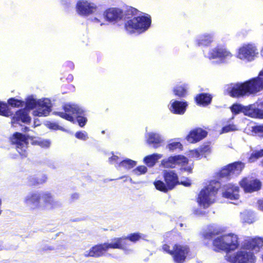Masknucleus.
I'll use <instances>...</instances> for the list:
<instances>
[{"mask_svg": "<svg viewBox=\"0 0 263 263\" xmlns=\"http://www.w3.org/2000/svg\"><path fill=\"white\" fill-rule=\"evenodd\" d=\"M75 136L77 138L84 141L88 139L87 133L85 131L78 132L76 133Z\"/></svg>", "mask_w": 263, "mask_h": 263, "instance_id": "nucleus-43", "label": "nucleus"}, {"mask_svg": "<svg viewBox=\"0 0 263 263\" xmlns=\"http://www.w3.org/2000/svg\"><path fill=\"white\" fill-rule=\"evenodd\" d=\"M47 126L49 128L51 129L64 130L63 127L60 126L58 124H57L55 123L49 122L47 124Z\"/></svg>", "mask_w": 263, "mask_h": 263, "instance_id": "nucleus-46", "label": "nucleus"}, {"mask_svg": "<svg viewBox=\"0 0 263 263\" xmlns=\"http://www.w3.org/2000/svg\"><path fill=\"white\" fill-rule=\"evenodd\" d=\"M263 156V149L260 151H255L253 152L249 158V162H253L257 159Z\"/></svg>", "mask_w": 263, "mask_h": 263, "instance_id": "nucleus-36", "label": "nucleus"}, {"mask_svg": "<svg viewBox=\"0 0 263 263\" xmlns=\"http://www.w3.org/2000/svg\"><path fill=\"white\" fill-rule=\"evenodd\" d=\"M262 260H263V254L262 255Z\"/></svg>", "mask_w": 263, "mask_h": 263, "instance_id": "nucleus-61", "label": "nucleus"}, {"mask_svg": "<svg viewBox=\"0 0 263 263\" xmlns=\"http://www.w3.org/2000/svg\"><path fill=\"white\" fill-rule=\"evenodd\" d=\"M181 184H183V185H184L185 186H187L190 185L191 183L189 181H184V182L181 181Z\"/></svg>", "mask_w": 263, "mask_h": 263, "instance_id": "nucleus-52", "label": "nucleus"}, {"mask_svg": "<svg viewBox=\"0 0 263 263\" xmlns=\"http://www.w3.org/2000/svg\"><path fill=\"white\" fill-rule=\"evenodd\" d=\"M240 185L245 192L252 193L261 188V183L257 179L245 178L240 182Z\"/></svg>", "mask_w": 263, "mask_h": 263, "instance_id": "nucleus-19", "label": "nucleus"}, {"mask_svg": "<svg viewBox=\"0 0 263 263\" xmlns=\"http://www.w3.org/2000/svg\"><path fill=\"white\" fill-rule=\"evenodd\" d=\"M181 170H184V171H186V172L190 173V172H191L192 169L191 167H184V168H181Z\"/></svg>", "mask_w": 263, "mask_h": 263, "instance_id": "nucleus-54", "label": "nucleus"}, {"mask_svg": "<svg viewBox=\"0 0 263 263\" xmlns=\"http://www.w3.org/2000/svg\"><path fill=\"white\" fill-rule=\"evenodd\" d=\"M220 186L219 182L212 181L209 185L203 189L199 193L197 202L203 209H206L213 204L216 198V195Z\"/></svg>", "mask_w": 263, "mask_h": 263, "instance_id": "nucleus-5", "label": "nucleus"}, {"mask_svg": "<svg viewBox=\"0 0 263 263\" xmlns=\"http://www.w3.org/2000/svg\"><path fill=\"white\" fill-rule=\"evenodd\" d=\"M189 155L191 157L197 159H200L201 155L199 149L192 150L190 152Z\"/></svg>", "mask_w": 263, "mask_h": 263, "instance_id": "nucleus-47", "label": "nucleus"}, {"mask_svg": "<svg viewBox=\"0 0 263 263\" xmlns=\"http://www.w3.org/2000/svg\"><path fill=\"white\" fill-rule=\"evenodd\" d=\"M245 167L241 162H235L225 166L219 172L221 177H228L231 175H238Z\"/></svg>", "mask_w": 263, "mask_h": 263, "instance_id": "nucleus-18", "label": "nucleus"}, {"mask_svg": "<svg viewBox=\"0 0 263 263\" xmlns=\"http://www.w3.org/2000/svg\"><path fill=\"white\" fill-rule=\"evenodd\" d=\"M123 11L118 8H110L103 13V16L106 21L111 23H116L123 17Z\"/></svg>", "mask_w": 263, "mask_h": 263, "instance_id": "nucleus-21", "label": "nucleus"}, {"mask_svg": "<svg viewBox=\"0 0 263 263\" xmlns=\"http://www.w3.org/2000/svg\"><path fill=\"white\" fill-rule=\"evenodd\" d=\"M72 78V76H71V75H69V79H71Z\"/></svg>", "mask_w": 263, "mask_h": 263, "instance_id": "nucleus-57", "label": "nucleus"}, {"mask_svg": "<svg viewBox=\"0 0 263 263\" xmlns=\"http://www.w3.org/2000/svg\"><path fill=\"white\" fill-rule=\"evenodd\" d=\"M263 246V238L255 237L246 239L241 244L244 250L238 251L235 254H227L226 259L231 263H255L256 258L253 253L247 250L258 251Z\"/></svg>", "mask_w": 263, "mask_h": 263, "instance_id": "nucleus-2", "label": "nucleus"}, {"mask_svg": "<svg viewBox=\"0 0 263 263\" xmlns=\"http://www.w3.org/2000/svg\"><path fill=\"white\" fill-rule=\"evenodd\" d=\"M2 199H0V215H1L2 212Z\"/></svg>", "mask_w": 263, "mask_h": 263, "instance_id": "nucleus-55", "label": "nucleus"}, {"mask_svg": "<svg viewBox=\"0 0 263 263\" xmlns=\"http://www.w3.org/2000/svg\"><path fill=\"white\" fill-rule=\"evenodd\" d=\"M25 104V109H20L16 112L12 120V123L19 121L25 123H29L31 118L29 116L28 111L33 108H35L33 111L34 116H47L51 111L50 100L47 98L36 99L33 96H31L26 99Z\"/></svg>", "mask_w": 263, "mask_h": 263, "instance_id": "nucleus-1", "label": "nucleus"}, {"mask_svg": "<svg viewBox=\"0 0 263 263\" xmlns=\"http://www.w3.org/2000/svg\"><path fill=\"white\" fill-rule=\"evenodd\" d=\"M28 128L27 127H25V131H26L27 130H28Z\"/></svg>", "mask_w": 263, "mask_h": 263, "instance_id": "nucleus-58", "label": "nucleus"}, {"mask_svg": "<svg viewBox=\"0 0 263 263\" xmlns=\"http://www.w3.org/2000/svg\"><path fill=\"white\" fill-rule=\"evenodd\" d=\"M205 211L199 209H195L194 211V213L197 216L203 215L205 214Z\"/></svg>", "mask_w": 263, "mask_h": 263, "instance_id": "nucleus-50", "label": "nucleus"}, {"mask_svg": "<svg viewBox=\"0 0 263 263\" xmlns=\"http://www.w3.org/2000/svg\"><path fill=\"white\" fill-rule=\"evenodd\" d=\"M118 238H122L124 240V245L123 248H119V249H122L125 251H126V245H127V240L130 241L134 243H136L138 241L142 239L144 240H147V236L146 234L141 233L139 232L133 233L129 234L126 237H118Z\"/></svg>", "mask_w": 263, "mask_h": 263, "instance_id": "nucleus-26", "label": "nucleus"}, {"mask_svg": "<svg viewBox=\"0 0 263 263\" xmlns=\"http://www.w3.org/2000/svg\"><path fill=\"white\" fill-rule=\"evenodd\" d=\"M136 164V161L126 158L120 162L118 166H116V167L118 168L120 167H123L126 170H130L135 167Z\"/></svg>", "mask_w": 263, "mask_h": 263, "instance_id": "nucleus-33", "label": "nucleus"}, {"mask_svg": "<svg viewBox=\"0 0 263 263\" xmlns=\"http://www.w3.org/2000/svg\"><path fill=\"white\" fill-rule=\"evenodd\" d=\"M237 130L236 126L235 125H228L224 126L221 130V134L226 133L231 131H234Z\"/></svg>", "mask_w": 263, "mask_h": 263, "instance_id": "nucleus-45", "label": "nucleus"}, {"mask_svg": "<svg viewBox=\"0 0 263 263\" xmlns=\"http://www.w3.org/2000/svg\"><path fill=\"white\" fill-rule=\"evenodd\" d=\"M261 106L263 108V101L260 102Z\"/></svg>", "mask_w": 263, "mask_h": 263, "instance_id": "nucleus-56", "label": "nucleus"}, {"mask_svg": "<svg viewBox=\"0 0 263 263\" xmlns=\"http://www.w3.org/2000/svg\"><path fill=\"white\" fill-rule=\"evenodd\" d=\"M258 208L260 210L263 211V199L258 200Z\"/></svg>", "mask_w": 263, "mask_h": 263, "instance_id": "nucleus-51", "label": "nucleus"}, {"mask_svg": "<svg viewBox=\"0 0 263 263\" xmlns=\"http://www.w3.org/2000/svg\"><path fill=\"white\" fill-rule=\"evenodd\" d=\"M253 132L257 134L258 136L263 137V125L254 126Z\"/></svg>", "mask_w": 263, "mask_h": 263, "instance_id": "nucleus-44", "label": "nucleus"}, {"mask_svg": "<svg viewBox=\"0 0 263 263\" xmlns=\"http://www.w3.org/2000/svg\"><path fill=\"white\" fill-rule=\"evenodd\" d=\"M166 148L171 152H179L182 150L183 145L176 140H171L166 146Z\"/></svg>", "mask_w": 263, "mask_h": 263, "instance_id": "nucleus-28", "label": "nucleus"}, {"mask_svg": "<svg viewBox=\"0 0 263 263\" xmlns=\"http://www.w3.org/2000/svg\"><path fill=\"white\" fill-rule=\"evenodd\" d=\"M188 163V159L183 155L170 156L163 159L161 165L165 168H174L176 165L184 166Z\"/></svg>", "mask_w": 263, "mask_h": 263, "instance_id": "nucleus-17", "label": "nucleus"}, {"mask_svg": "<svg viewBox=\"0 0 263 263\" xmlns=\"http://www.w3.org/2000/svg\"><path fill=\"white\" fill-rule=\"evenodd\" d=\"M33 143L43 148H48L50 146V141L47 139H37L33 141Z\"/></svg>", "mask_w": 263, "mask_h": 263, "instance_id": "nucleus-35", "label": "nucleus"}, {"mask_svg": "<svg viewBox=\"0 0 263 263\" xmlns=\"http://www.w3.org/2000/svg\"><path fill=\"white\" fill-rule=\"evenodd\" d=\"M244 109L243 110V114L246 116L254 118L263 119V110L256 108L253 104L245 106Z\"/></svg>", "mask_w": 263, "mask_h": 263, "instance_id": "nucleus-25", "label": "nucleus"}, {"mask_svg": "<svg viewBox=\"0 0 263 263\" xmlns=\"http://www.w3.org/2000/svg\"><path fill=\"white\" fill-rule=\"evenodd\" d=\"M262 85L263 81L257 83L252 79L243 83L232 84L228 86L227 91L231 97L238 98L259 91Z\"/></svg>", "mask_w": 263, "mask_h": 263, "instance_id": "nucleus-3", "label": "nucleus"}, {"mask_svg": "<svg viewBox=\"0 0 263 263\" xmlns=\"http://www.w3.org/2000/svg\"><path fill=\"white\" fill-rule=\"evenodd\" d=\"M207 132L201 129L197 128L192 130L186 137L187 141L190 143H196L206 137Z\"/></svg>", "mask_w": 263, "mask_h": 263, "instance_id": "nucleus-24", "label": "nucleus"}, {"mask_svg": "<svg viewBox=\"0 0 263 263\" xmlns=\"http://www.w3.org/2000/svg\"><path fill=\"white\" fill-rule=\"evenodd\" d=\"M40 196V193L37 192H30L25 196L23 202L26 206L31 210L40 209L42 207Z\"/></svg>", "mask_w": 263, "mask_h": 263, "instance_id": "nucleus-16", "label": "nucleus"}, {"mask_svg": "<svg viewBox=\"0 0 263 263\" xmlns=\"http://www.w3.org/2000/svg\"><path fill=\"white\" fill-rule=\"evenodd\" d=\"M120 158L118 156L116 155L112 156L110 158H109V162L111 164H117L116 166H118V162L119 161Z\"/></svg>", "mask_w": 263, "mask_h": 263, "instance_id": "nucleus-48", "label": "nucleus"}, {"mask_svg": "<svg viewBox=\"0 0 263 263\" xmlns=\"http://www.w3.org/2000/svg\"><path fill=\"white\" fill-rule=\"evenodd\" d=\"M53 168H56V167H55V166H53Z\"/></svg>", "mask_w": 263, "mask_h": 263, "instance_id": "nucleus-60", "label": "nucleus"}, {"mask_svg": "<svg viewBox=\"0 0 263 263\" xmlns=\"http://www.w3.org/2000/svg\"><path fill=\"white\" fill-rule=\"evenodd\" d=\"M151 25V18L148 14L134 17L125 23V28L128 33H141L147 30Z\"/></svg>", "mask_w": 263, "mask_h": 263, "instance_id": "nucleus-6", "label": "nucleus"}, {"mask_svg": "<svg viewBox=\"0 0 263 263\" xmlns=\"http://www.w3.org/2000/svg\"><path fill=\"white\" fill-rule=\"evenodd\" d=\"M0 115L8 116L9 111L7 104L0 102Z\"/></svg>", "mask_w": 263, "mask_h": 263, "instance_id": "nucleus-40", "label": "nucleus"}, {"mask_svg": "<svg viewBox=\"0 0 263 263\" xmlns=\"http://www.w3.org/2000/svg\"><path fill=\"white\" fill-rule=\"evenodd\" d=\"M214 39L213 32H206L198 35L195 40V43L198 46L208 47L213 42Z\"/></svg>", "mask_w": 263, "mask_h": 263, "instance_id": "nucleus-22", "label": "nucleus"}, {"mask_svg": "<svg viewBox=\"0 0 263 263\" xmlns=\"http://www.w3.org/2000/svg\"><path fill=\"white\" fill-rule=\"evenodd\" d=\"M258 54V50L254 44H244L238 50L237 57L248 62L253 61Z\"/></svg>", "mask_w": 263, "mask_h": 263, "instance_id": "nucleus-12", "label": "nucleus"}, {"mask_svg": "<svg viewBox=\"0 0 263 263\" xmlns=\"http://www.w3.org/2000/svg\"><path fill=\"white\" fill-rule=\"evenodd\" d=\"M146 142L154 148L161 146L165 141L164 137L156 132H148L145 135Z\"/></svg>", "mask_w": 263, "mask_h": 263, "instance_id": "nucleus-20", "label": "nucleus"}, {"mask_svg": "<svg viewBox=\"0 0 263 263\" xmlns=\"http://www.w3.org/2000/svg\"><path fill=\"white\" fill-rule=\"evenodd\" d=\"M163 177L166 184L160 180L154 182L155 187L158 190L166 192L168 190H172L177 184L179 183L178 176L173 171H164Z\"/></svg>", "mask_w": 263, "mask_h": 263, "instance_id": "nucleus-9", "label": "nucleus"}, {"mask_svg": "<svg viewBox=\"0 0 263 263\" xmlns=\"http://www.w3.org/2000/svg\"><path fill=\"white\" fill-rule=\"evenodd\" d=\"M241 220L243 222L251 223L253 221L252 213L250 211H244L240 214Z\"/></svg>", "mask_w": 263, "mask_h": 263, "instance_id": "nucleus-34", "label": "nucleus"}, {"mask_svg": "<svg viewBox=\"0 0 263 263\" xmlns=\"http://www.w3.org/2000/svg\"><path fill=\"white\" fill-rule=\"evenodd\" d=\"M71 197L74 199H78L79 197V194L77 193H74L71 195Z\"/></svg>", "mask_w": 263, "mask_h": 263, "instance_id": "nucleus-53", "label": "nucleus"}, {"mask_svg": "<svg viewBox=\"0 0 263 263\" xmlns=\"http://www.w3.org/2000/svg\"><path fill=\"white\" fill-rule=\"evenodd\" d=\"M12 144L15 145V148L22 157L27 156V149L28 144L27 137L20 133H14L10 139Z\"/></svg>", "mask_w": 263, "mask_h": 263, "instance_id": "nucleus-13", "label": "nucleus"}, {"mask_svg": "<svg viewBox=\"0 0 263 263\" xmlns=\"http://www.w3.org/2000/svg\"><path fill=\"white\" fill-rule=\"evenodd\" d=\"M212 100L211 95L207 93H201L197 96L196 101L198 104L205 106L210 103Z\"/></svg>", "mask_w": 263, "mask_h": 263, "instance_id": "nucleus-29", "label": "nucleus"}, {"mask_svg": "<svg viewBox=\"0 0 263 263\" xmlns=\"http://www.w3.org/2000/svg\"><path fill=\"white\" fill-rule=\"evenodd\" d=\"M28 179L30 185H36L44 183L47 179V177L45 175L40 176H31L28 177Z\"/></svg>", "mask_w": 263, "mask_h": 263, "instance_id": "nucleus-32", "label": "nucleus"}, {"mask_svg": "<svg viewBox=\"0 0 263 263\" xmlns=\"http://www.w3.org/2000/svg\"><path fill=\"white\" fill-rule=\"evenodd\" d=\"M40 194L41 200L43 201L40 210H52L61 206V203L54 198L50 192L45 191L40 193Z\"/></svg>", "mask_w": 263, "mask_h": 263, "instance_id": "nucleus-15", "label": "nucleus"}, {"mask_svg": "<svg viewBox=\"0 0 263 263\" xmlns=\"http://www.w3.org/2000/svg\"><path fill=\"white\" fill-rule=\"evenodd\" d=\"M238 237L234 234H228L217 237L213 240L214 250L224 251L227 254L236 249L238 246Z\"/></svg>", "mask_w": 263, "mask_h": 263, "instance_id": "nucleus-7", "label": "nucleus"}, {"mask_svg": "<svg viewBox=\"0 0 263 263\" xmlns=\"http://www.w3.org/2000/svg\"><path fill=\"white\" fill-rule=\"evenodd\" d=\"M219 234L220 231L218 229H214L213 231L210 230L209 232L204 233L203 237L205 239H210L213 238L214 236L219 235Z\"/></svg>", "mask_w": 263, "mask_h": 263, "instance_id": "nucleus-39", "label": "nucleus"}, {"mask_svg": "<svg viewBox=\"0 0 263 263\" xmlns=\"http://www.w3.org/2000/svg\"><path fill=\"white\" fill-rule=\"evenodd\" d=\"M147 168L144 165H141L137 167L135 169L132 171V173L134 175L139 176L144 174L147 172Z\"/></svg>", "mask_w": 263, "mask_h": 263, "instance_id": "nucleus-38", "label": "nucleus"}, {"mask_svg": "<svg viewBox=\"0 0 263 263\" xmlns=\"http://www.w3.org/2000/svg\"><path fill=\"white\" fill-rule=\"evenodd\" d=\"M95 20L96 21L99 22V20H98V18H95Z\"/></svg>", "mask_w": 263, "mask_h": 263, "instance_id": "nucleus-59", "label": "nucleus"}, {"mask_svg": "<svg viewBox=\"0 0 263 263\" xmlns=\"http://www.w3.org/2000/svg\"><path fill=\"white\" fill-rule=\"evenodd\" d=\"M205 57L210 60L218 59V63H224L232 57V54L224 47L218 45L210 49Z\"/></svg>", "mask_w": 263, "mask_h": 263, "instance_id": "nucleus-11", "label": "nucleus"}, {"mask_svg": "<svg viewBox=\"0 0 263 263\" xmlns=\"http://www.w3.org/2000/svg\"><path fill=\"white\" fill-rule=\"evenodd\" d=\"M97 5L86 0L79 1L76 5V11L80 15L87 16L95 13L97 10Z\"/></svg>", "mask_w": 263, "mask_h": 263, "instance_id": "nucleus-14", "label": "nucleus"}, {"mask_svg": "<svg viewBox=\"0 0 263 263\" xmlns=\"http://www.w3.org/2000/svg\"><path fill=\"white\" fill-rule=\"evenodd\" d=\"M164 252L173 256L174 260L176 263H182L185 261L186 255L189 252V248L187 245L176 244L173 249L167 245L162 246Z\"/></svg>", "mask_w": 263, "mask_h": 263, "instance_id": "nucleus-10", "label": "nucleus"}, {"mask_svg": "<svg viewBox=\"0 0 263 263\" xmlns=\"http://www.w3.org/2000/svg\"><path fill=\"white\" fill-rule=\"evenodd\" d=\"M222 196L230 200H237L239 198V187L233 184H229L223 187Z\"/></svg>", "mask_w": 263, "mask_h": 263, "instance_id": "nucleus-23", "label": "nucleus"}, {"mask_svg": "<svg viewBox=\"0 0 263 263\" xmlns=\"http://www.w3.org/2000/svg\"><path fill=\"white\" fill-rule=\"evenodd\" d=\"M63 110L64 111H56L54 114L71 122H73L74 118H76L81 127H83L86 123L87 119L83 116L85 115V111L79 105L75 104H67L63 106Z\"/></svg>", "mask_w": 263, "mask_h": 263, "instance_id": "nucleus-4", "label": "nucleus"}, {"mask_svg": "<svg viewBox=\"0 0 263 263\" xmlns=\"http://www.w3.org/2000/svg\"><path fill=\"white\" fill-rule=\"evenodd\" d=\"M162 155L159 154H153L146 156L144 158V163L148 166H153L157 160L162 158Z\"/></svg>", "mask_w": 263, "mask_h": 263, "instance_id": "nucleus-31", "label": "nucleus"}, {"mask_svg": "<svg viewBox=\"0 0 263 263\" xmlns=\"http://www.w3.org/2000/svg\"><path fill=\"white\" fill-rule=\"evenodd\" d=\"M62 248H63L62 247H58V248L55 249V248L54 247L50 246H45L44 248V250H53L54 249H56L57 250H58V251L60 252L61 251ZM63 249L64 250H65L66 249V248L65 247H63Z\"/></svg>", "mask_w": 263, "mask_h": 263, "instance_id": "nucleus-49", "label": "nucleus"}, {"mask_svg": "<svg viewBox=\"0 0 263 263\" xmlns=\"http://www.w3.org/2000/svg\"><path fill=\"white\" fill-rule=\"evenodd\" d=\"M170 110L176 114H183L186 110L187 104L186 102L172 100L170 102Z\"/></svg>", "mask_w": 263, "mask_h": 263, "instance_id": "nucleus-27", "label": "nucleus"}, {"mask_svg": "<svg viewBox=\"0 0 263 263\" xmlns=\"http://www.w3.org/2000/svg\"><path fill=\"white\" fill-rule=\"evenodd\" d=\"M199 149L201 155H204V157L211 153V148L210 145L208 144L202 145Z\"/></svg>", "mask_w": 263, "mask_h": 263, "instance_id": "nucleus-42", "label": "nucleus"}, {"mask_svg": "<svg viewBox=\"0 0 263 263\" xmlns=\"http://www.w3.org/2000/svg\"><path fill=\"white\" fill-rule=\"evenodd\" d=\"M124 245L123 239L114 238L109 242L101 243L92 247L89 251H86L84 253V256L86 257H99L103 256L108 249L122 248Z\"/></svg>", "mask_w": 263, "mask_h": 263, "instance_id": "nucleus-8", "label": "nucleus"}, {"mask_svg": "<svg viewBox=\"0 0 263 263\" xmlns=\"http://www.w3.org/2000/svg\"><path fill=\"white\" fill-rule=\"evenodd\" d=\"M9 105L12 107H20L23 106L24 102L21 100L15 99L14 98L9 99L8 101Z\"/></svg>", "mask_w": 263, "mask_h": 263, "instance_id": "nucleus-41", "label": "nucleus"}, {"mask_svg": "<svg viewBox=\"0 0 263 263\" xmlns=\"http://www.w3.org/2000/svg\"><path fill=\"white\" fill-rule=\"evenodd\" d=\"M245 106H243L239 104H234L231 107V110L233 114H238L240 112L243 113Z\"/></svg>", "mask_w": 263, "mask_h": 263, "instance_id": "nucleus-37", "label": "nucleus"}, {"mask_svg": "<svg viewBox=\"0 0 263 263\" xmlns=\"http://www.w3.org/2000/svg\"><path fill=\"white\" fill-rule=\"evenodd\" d=\"M187 85L182 84L176 85L173 89V92L175 96L179 97H184L187 95Z\"/></svg>", "mask_w": 263, "mask_h": 263, "instance_id": "nucleus-30", "label": "nucleus"}]
</instances>
